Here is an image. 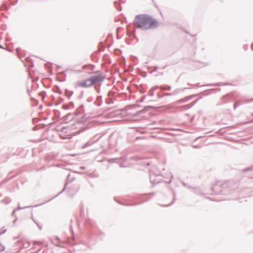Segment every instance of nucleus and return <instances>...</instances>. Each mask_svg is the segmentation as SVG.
<instances>
[{
    "mask_svg": "<svg viewBox=\"0 0 253 253\" xmlns=\"http://www.w3.org/2000/svg\"><path fill=\"white\" fill-rule=\"evenodd\" d=\"M158 24V22L156 19L144 14L137 15L133 21V25L135 27L144 30L156 28Z\"/></svg>",
    "mask_w": 253,
    "mask_h": 253,
    "instance_id": "obj_1",
    "label": "nucleus"
},
{
    "mask_svg": "<svg viewBox=\"0 0 253 253\" xmlns=\"http://www.w3.org/2000/svg\"><path fill=\"white\" fill-rule=\"evenodd\" d=\"M102 80L100 76H95L84 81H78L76 84V87L86 88L92 86L95 83Z\"/></svg>",
    "mask_w": 253,
    "mask_h": 253,
    "instance_id": "obj_2",
    "label": "nucleus"
},
{
    "mask_svg": "<svg viewBox=\"0 0 253 253\" xmlns=\"http://www.w3.org/2000/svg\"><path fill=\"white\" fill-rule=\"evenodd\" d=\"M0 48H2V47L0 45Z\"/></svg>",
    "mask_w": 253,
    "mask_h": 253,
    "instance_id": "obj_3",
    "label": "nucleus"
}]
</instances>
